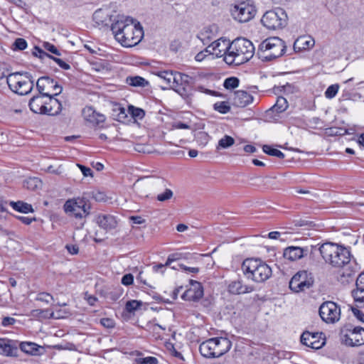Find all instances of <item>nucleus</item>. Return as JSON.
Returning <instances> with one entry per match:
<instances>
[{"instance_id":"41","label":"nucleus","mask_w":364,"mask_h":364,"mask_svg":"<svg viewBox=\"0 0 364 364\" xmlns=\"http://www.w3.org/2000/svg\"><path fill=\"white\" fill-rule=\"evenodd\" d=\"M214 109L222 114L230 112V107L227 102H218L213 105Z\"/></svg>"},{"instance_id":"35","label":"nucleus","mask_w":364,"mask_h":364,"mask_svg":"<svg viewBox=\"0 0 364 364\" xmlns=\"http://www.w3.org/2000/svg\"><path fill=\"white\" fill-rule=\"evenodd\" d=\"M127 111L134 119H142L145 116V111L143 109L133 105H129Z\"/></svg>"},{"instance_id":"10","label":"nucleus","mask_w":364,"mask_h":364,"mask_svg":"<svg viewBox=\"0 0 364 364\" xmlns=\"http://www.w3.org/2000/svg\"><path fill=\"white\" fill-rule=\"evenodd\" d=\"M312 274L306 270L299 271L295 274L289 282L290 289L296 293L304 291L314 284Z\"/></svg>"},{"instance_id":"60","label":"nucleus","mask_w":364,"mask_h":364,"mask_svg":"<svg viewBox=\"0 0 364 364\" xmlns=\"http://www.w3.org/2000/svg\"><path fill=\"white\" fill-rule=\"evenodd\" d=\"M179 267L182 270L188 273L197 274L199 272V269L198 267H189L183 264H180Z\"/></svg>"},{"instance_id":"39","label":"nucleus","mask_w":364,"mask_h":364,"mask_svg":"<svg viewBox=\"0 0 364 364\" xmlns=\"http://www.w3.org/2000/svg\"><path fill=\"white\" fill-rule=\"evenodd\" d=\"M33 55L36 57H38L41 60H44L46 58L52 59L53 55L48 54L43 47L35 46L34 50L33 51Z\"/></svg>"},{"instance_id":"25","label":"nucleus","mask_w":364,"mask_h":364,"mask_svg":"<svg viewBox=\"0 0 364 364\" xmlns=\"http://www.w3.org/2000/svg\"><path fill=\"white\" fill-rule=\"evenodd\" d=\"M254 288L250 285H243L241 280L232 282L228 286V291L232 294H242L252 292Z\"/></svg>"},{"instance_id":"33","label":"nucleus","mask_w":364,"mask_h":364,"mask_svg":"<svg viewBox=\"0 0 364 364\" xmlns=\"http://www.w3.org/2000/svg\"><path fill=\"white\" fill-rule=\"evenodd\" d=\"M41 186V181L36 177L28 178L23 181V186L31 191L38 189Z\"/></svg>"},{"instance_id":"46","label":"nucleus","mask_w":364,"mask_h":364,"mask_svg":"<svg viewBox=\"0 0 364 364\" xmlns=\"http://www.w3.org/2000/svg\"><path fill=\"white\" fill-rule=\"evenodd\" d=\"M173 191L169 188H166L164 193L157 195L156 199L160 202H164L170 200L173 197Z\"/></svg>"},{"instance_id":"49","label":"nucleus","mask_w":364,"mask_h":364,"mask_svg":"<svg viewBox=\"0 0 364 364\" xmlns=\"http://www.w3.org/2000/svg\"><path fill=\"white\" fill-rule=\"evenodd\" d=\"M36 300L45 302L46 304H49L51 301L53 300V297L51 294L47 292H41L37 294Z\"/></svg>"},{"instance_id":"44","label":"nucleus","mask_w":364,"mask_h":364,"mask_svg":"<svg viewBox=\"0 0 364 364\" xmlns=\"http://www.w3.org/2000/svg\"><path fill=\"white\" fill-rule=\"evenodd\" d=\"M239 82L237 77H230L225 79L223 85L226 89H234L238 87Z\"/></svg>"},{"instance_id":"40","label":"nucleus","mask_w":364,"mask_h":364,"mask_svg":"<svg viewBox=\"0 0 364 364\" xmlns=\"http://www.w3.org/2000/svg\"><path fill=\"white\" fill-rule=\"evenodd\" d=\"M41 46L46 51H48L52 54H54L57 56H60L61 55V53L58 49V48L49 42H47V41L43 42L41 43Z\"/></svg>"},{"instance_id":"52","label":"nucleus","mask_w":364,"mask_h":364,"mask_svg":"<svg viewBox=\"0 0 364 364\" xmlns=\"http://www.w3.org/2000/svg\"><path fill=\"white\" fill-rule=\"evenodd\" d=\"M100 324L107 328H113L115 326V322L112 318H102L100 321Z\"/></svg>"},{"instance_id":"9","label":"nucleus","mask_w":364,"mask_h":364,"mask_svg":"<svg viewBox=\"0 0 364 364\" xmlns=\"http://www.w3.org/2000/svg\"><path fill=\"white\" fill-rule=\"evenodd\" d=\"M261 23L269 30L282 29L288 23V16L284 9L277 7L266 11L261 18Z\"/></svg>"},{"instance_id":"37","label":"nucleus","mask_w":364,"mask_h":364,"mask_svg":"<svg viewBox=\"0 0 364 364\" xmlns=\"http://www.w3.org/2000/svg\"><path fill=\"white\" fill-rule=\"evenodd\" d=\"M262 150L265 154L269 156L278 157L279 159H284L285 156L284 153H282L281 151L274 149L269 145H264L262 146Z\"/></svg>"},{"instance_id":"4","label":"nucleus","mask_w":364,"mask_h":364,"mask_svg":"<svg viewBox=\"0 0 364 364\" xmlns=\"http://www.w3.org/2000/svg\"><path fill=\"white\" fill-rule=\"evenodd\" d=\"M241 268L247 279L257 283L264 282L272 274L271 267L259 259L247 258L243 261Z\"/></svg>"},{"instance_id":"30","label":"nucleus","mask_w":364,"mask_h":364,"mask_svg":"<svg viewBox=\"0 0 364 364\" xmlns=\"http://www.w3.org/2000/svg\"><path fill=\"white\" fill-rule=\"evenodd\" d=\"M126 83L132 87H145L149 85L148 80L141 76H128Z\"/></svg>"},{"instance_id":"45","label":"nucleus","mask_w":364,"mask_h":364,"mask_svg":"<svg viewBox=\"0 0 364 364\" xmlns=\"http://www.w3.org/2000/svg\"><path fill=\"white\" fill-rule=\"evenodd\" d=\"M352 296L355 302H364V289L356 288L352 291Z\"/></svg>"},{"instance_id":"3","label":"nucleus","mask_w":364,"mask_h":364,"mask_svg":"<svg viewBox=\"0 0 364 364\" xmlns=\"http://www.w3.org/2000/svg\"><path fill=\"white\" fill-rule=\"evenodd\" d=\"M319 252L325 262L333 267H343L351 259L349 249L333 242H326L319 247Z\"/></svg>"},{"instance_id":"13","label":"nucleus","mask_w":364,"mask_h":364,"mask_svg":"<svg viewBox=\"0 0 364 364\" xmlns=\"http://www.w3.org/2000/svg\"><path fill=\"white\" fill-rule=\"evenodd\" d=\"M301 343L312 349H320L325 344V338L323 333L304 332L301 336Z\"/></svg>"},{"instance_id":"11","label":"nucleus","mask_w":364,"mask_h":364,"mask_svg":"<svg viewBox=\"0 0 364 364\" xmlns=\"http://www.w3.org/2000/svg\"><path fill=\"white\" fill-rule=\"evenodd\" d=\"M256 12L255 6L248 2L236 4L231 11L234 19L240 23H245L252 19Z\"/></svg>"},{"instance_id":"1","label":"nucleus","mask_w":364,"mask_h":364,"mask_svg":"<svg viewBox=\"0 0 364 364\" xmlns=\"http://www.w3.org/2000/svg\"><path fill=\"white\" fill-rule=\"evenodd\" d=\"M114 38L124 47H133L141 42L144 36L142 26L130 17L121 18L111 26Z\"/></svg>"},{"instance_id":"54","label":"nucleus","mask_w":364,"mask_h":364,"mask_svg":"<svg viewBox=\"0 0 364 364\" xmlns=\"http://www.w3.org/2000/svg\"><path fill=\"white\" fill-rule=\"evenodd\" d=\"M121 282L124 286H129L134 282V276L132 274H126L122 277Z\"/></svg>"},{"instance_id":"27","label":"nucleus","mask_w":364,"mask_h":364,"mask_svg":"<svg viewBox=\"0 0 364 364\" xmlns=\"http://www.w3.org/2000/svg\"><path fill=\"white\" fill-rule=\"evenodd\" d=\"M92 18L95 23L99 26H107L110 22V16L108 10L97 9L93 14Z\"/></svg>"},{"instance_id":"15","label":"nucleus","mask_w":364,"mask_h":364,"mask_svg":"<svg viewBox=\"0 0 364 364\" xmlns=\"http://www.w3.org/2000/svg\"><path fill=\"white\" fill-rule=\"evenodd\" d=\"M230 43L226 39L220 38L213 41L206 48L209 55H215L217 58L225 56L229 53Z\"/></svg>"},{"instance_id":"64","label":"nucleus","mask_w":364,"mask_h":364,"mask_svg":"<svg viewBox=\"0 0 364 364\" xmlns=\"http://www.w3.org/2000/svg\"><path fill=\"white\" fill-rule=\"evenodd\" d=\"M168 265H166V262L165 264H154L152 267L154 272H161V273H163L164 272V269H165V267H167Z\"/></svg>"},{"instance_id":"38","label":"nucleus","mask_w":364,"mask_h":364,"mask_svg":"<svg viewBox=\"0 0 364 364\" xmlns=\"http://www.w3.org/2000/svg\"><path fill=\"white\" fill-rule=\"evenodd\" d=\"M235 143V139L228 135H225L222 139H220L218 141V145L217 149L220 148L227 149L230 146H232Z\"/></svg>"},{"instance_id":"50","label":"nucleus","mask_w":364,"mask_h":364,"mask_svg":"<svg viewBox=\"0 0 364 364\" xmlns=\"http://www.w3.org/2000/svg\"><path fill=\"white\" fill-rule=\"evenodd\" d=\"M137 364H158V360L153 356H148L146 358H139L136 359Z\"/></svg>"},{"instance_id":"59","label":"nucleus","mask_w":364,"mask_h":364,"mask_svg":"<svg viewBox=\"0 0 364 364\" xmlns=\"http://www.w3.org/2000/svg\"><path fill=\"white\" fill-rule=\"evenodd\" d=\"M63 91V87L56 81H55L53 88L51 90V97L60 95Z\"/></svg>"},{"instance_id":"51","label":"nucleus","mask_w":364,"mask_h":364,"mask_svg":"<svg viewBox=\"0 0 364 364\" xmlns=\"http://www.w3.org/2000/svg\"><path fill=\"white\" fill-rule=\"evenodd\" d=\"M304 41L305 36L299 37L295 41L293 48L296 52L305 50Z\"/></svg>"},{"instance_id":"26","label":"nucleus","mask_w":364,"mask_h":364,"mask_svg":"<svg viewBox=\"0 0 364 364\" xmlns=\"http://www.w3.org/2000/svg\"><path fill=\"white\" fill-rule=\"evenodd\" d=\"M218 27L215 25H211L205 27L198 34V38L203 44H207L211 40L216 37Z\"/></svg>"},{"instance_id":"6","label":"nucleus","mask_w":364,"mask_h":364,"mask_svg":"<svg viewBox=\"0 0 364 364\" xmlns=\"http://www.w3.org/2000/svg\"><path fill=\"white\" fill-rule=\"evenodd\" d=\"M286 48L285 42L281 38H269L259 44L257 55L263 61H270L282 56Z\"/></svg>"},{"instance_id":"18","label":"nucleus","mask_w":364,"mask_h":364,"mask_svg":"<svg viewBox=\"0 0 364 364\" xmlns=\"http://www.w3.org/2000/svg\"><path fill=\"white\" fill-rule=\"evenodd\" d=\"M191 287L186 290L181 298L186 301H197L203 295V290L200 283L191 280Z\"/></svg>"},{"instance_id":"23","label":"nucleus","mask_w":364,"mask_h":364,"mask_svg":"<svg viewBox=\"0 0 364 364\" xmlns=\"http://www.w3.org/2000/svg\"><path fill=\"white\" fill-rule=\"evenodd\" d=\"M19 352H23L28 355H38L42 353L43 347L31 341H19Z\"/></svg>"},{"instance_id":"14","label":"nucleus","mask_w":364,"mask_h":364,"mask_svg":"<svg viewBox=\"0 0 364 364\" xmlns=\"http://www.w3.org/2000/svg\"><path fill=\"white\" fill-rule=\"evenodd\" d=\"M0 355L6 357H18L19 355L18 341L0 338Z\"/></svg>"},{"instance_id":"20","label":"nucleus","mask_w":364,"mask_h":364,"mask_svg":"<svg viewBox=\"0 0 364 364\" xmlns=\"http://www.w3.org/2000/svg\"><path fill=\"white\" fill-rule=\"evenodd\" d=\"M307 253V247L291 246L284 250V257L290 261H296L306 255Z\"/></svg>"},{"instance_id":"8","label":"nucleus","mask_w":364,"mask_h":364,"mask_svg":"<svg viewBox=\"0 0 364 364\" xmlns=\"http://www.w3.org/2000/svg\"><path fill=\"white\" fill-rule=\"evenodd\" d=\"M63 209L68 216L82 219L90 215L91 206L84 193L82 197L67 200L63 205Z\"/></svg>"},{"instance_id":"47","label":"nucleus","mask_w":364,"mask_h":364,"mask_svg":"<svg viewBox=\"0 0 364 364\" xmlns=\"http://www.w3.org/2000/svg\"><path fill=\"white\" fill-rule=\"evenodd\" d=\"M27 42L24 38H18L15 40L13 46L14 50H23L27 48Z\"/></svg>"},{"instance_id":"16","label":"nucleus","mask_w":364,"mask_h":364,"mask_svg":"<svg viewBox=\"0 0 364 364\" xmlns=\"http://www.w3.org/2000/svg\"><path fill=\"white\" fill-rule=\"evenodd\" d=\"M345 343L350 346H360L364 344V328L358 326L344 336Z\"/></svg>"},{"instance_id":"61","label":"nucleus","mask_w":364,"mask_h":364,"mask_svg":"<svg viewBox=\"0 0 364 364\" xmlns=\"http://www.w3.org/2000/svg\"><path fill=\"white\" fill-rule=\"evenodd\" d=\"M208 55H209L208 52L206 51V48H205L204 50H202V51H200V52H199L198 53L196 54V55L195 56V60L196 61L201 62Z\"/></svg>"},{"instance_id":"21","label":"nucleus","mask_w":364,"mask_h":364,"mask_svg":"<svg viewBox=\"0 0 364 364\" xmlns=\"http://www.w3.org/2000/svg\"><path fill=\"white\" fill-rule=\"evenodd\" d=\"M46 96L39 93L37 95L33 96L28 103L30 109L36 114H44L45 109L46 106V102L45 101Z\"/></svg>"},{"instance_id":"32","label":"nucleus","mask_w":364,"mask_h":364,"mask_svg":"<svg viewBox=\"0 0 364 364\" xmlns=\"http://www.w3.org/2000/svg\"><path fill=\"white\" fill-rule=\"evenodd\" d=\"M288 102L283 97H278L275 105L268 112L282 113L288 108Z\"/></svg>"},{"instance_id":"43","label":"nucleus","mask_w":364,"mask_h":364,"mask_svg":"<svg viewBox=\"0 0 364 364\" xmlns=\"http://www.w3.org/2000/svg\"><path fill=\"white\" fill-rule=\"evenodd\" d=\"M141 301L131 300L126 303L125 309L127 312L132 313L137 310L141 306Z\"/></svg>"},{"instance_id":"63","label":"nucleus","mask_w":364,"mask_h":364,"mask_svg":"<svg viewBox=\"0 0 364 364\" xmlns=\"http://www.w3.org/2000/svg\"><path fill=\"white\" fill-rule=\"evenodd\" d=\"M77 166L80 168L84 176H92V171L91 168L80 164H77Z\"/></svg>"},{"instance_id":"28","label":"nucleus","mask_w":364,"mask_h":364,"mask_svg":"<svg viewBox=\"0 0 364 364\" xmlns=\"http://www.w3.org/2000/svg\"><path fill=\"white\" fill-rule=\"evenodd\" d=\"M49 101V108L46 107L44 114L55 116L58 114L62 110L61 103L54 97H47Z\"/></svg>"},{"instance_id":"58","label":"nucleus","mask_w":364,"mask_h":364,"mask_svg":"<svg viewBox=\"0 0 364 364\" xmlns=\"http://www.w3.org/2000/svg\"><path fill=\"white\" fill-rule=\"evenodd\" d=\"M46 171L48 173L60 175L63 173V168L62 166H59L57 168H54V167L52 165H50L47 167V168L46 169Z\"/></svg>"},{"instance_id":"12","label":"nucleus","mask_w":364,"mask_h":364,"mask_svg":"<svg viewBox=\"0 0 364 364\" xmlns=\"http://www.w3.org/2000/svg\"><path fill=\"white\" fill-rule=\"evenodd\" d=\"M319 315L326 323H334L340 319L341 309L335 302L325 301L320 306Z\"/></svg>"},{"instance_id":"56","label":"nucleus","mask_w":364,"mask_h":364,"mask_svg":"<svg viewBox=\"0 0 364 364\" xmlns=\"http://www.w3.org/2000/svg\"><path fill=\"white\" fill-rule=\"evenodd\" d=\"M351 311L358 320L364 323V313L355 307H352Z\"/></svg>"},{"instance_id":"7","label":"nucleus","mask_w":364,"mask_h":364,"mask_svg":"<svg viewBox=\"0 0 364 364\" xmlns=\"http://www.w3.org/2000/svg\"><path fill=\"white\" fill-rule=\"evenodd\" d=\"M9 87L15 93L25 95L30 93L34 86V82L31 73H14L6 76Z\"/></svg>"},{"instance_id":"19","label":"nucleus","mask_w":364,"mask_h":364,"mask_svg":"<svg viewBox=\"0 0 364 364\" xmlns=\"http://www.w3.org/2000/svg\"><path fill=\"white\" fill-rule=\"evenodd\" d=\"M55 80L48 77V76H43L38 79L36 82V87L38 90V92L46 96H51V90L53 88Z\"/></svg>"},{"instance_id":"22","label":"nucleus","mask_w":364,"mask_h":364,"mask_svg":"<svg viewBox=\"0 0 364 364\" xmlns=\"http://www.w3.org/2000/svg\"><path fill=\"white\" fill-rule=\"evenodd\" d=\"M253 96L246 91L237 90L234 93L233 104L240 107H245L252 102Z\"/></svg>"},{"instance_id":"31","label":"nucleus","mask_w":364,"mask_h":364,"mask_svg":"<svg viewBox=\"0 0 364 364\" xmlns=\"http://www.w3.org/2000/svg\"><path fill=\"white\" fill-rule=\"evenodd\" d=\"M10 205L14 210L23 213H33L34 211L32 205L27 203L18 200L17 202H11Z\"/></svg>"},{"instance_id":"62","label":"nucleus","mask_w":364,"mask_h":364,"mask_svg":"<svg viewBox=\"0 0 364 364\" xmlns=\"http://www.w3.org/2000/svg\"><path fill=\"white\" fill-rule=\"evenodd\" d=\"M356 288L364 289V273H361L359 274L356 279Z\"/></svg>"},{"instance_id":"48","label":"nucleus","mask_w":364,"mask_h":364,"mask_svg":"<svg viewBox=\"0 0 364 364\" xmlns=\"http://www.w3.org/2000/svg\"><path fill=\"white\" fill-rule=\"evenodd\" d=\"M188 255V254H186V253L183 254V253H181V252H176V253L171 254V255H168V257L167 258L166 265H170L172 262L178 260L180 259L188 258L186 257V255Z\"/></svg>"},{"instance_id":"2","label":"nucleus","mask_w":364,"mask_h":364,"mask_svg":"<svg viewBox=\"0 0 364 364\" xmlns=\"http://www.w3.org/2000/svg\"><path fill=\"white\" fill-rule=\"evenodd\" d=\"M255 46L244 38L235 39L229 48V53L225 56V62L230 65H240L249 61L254 55Z\"/></svg>"},{"instance_id":"55","label":"nucleus","mask_w":364,"mask_h":364,"mask_svg":"<svg viewBox=\"0 0 364 364\" xmlns=\"http://www.w3.org/2000/svg\"><path fill=\"white\" fill-rule=\"evenodd\" d=\"M92 197L96 201H98V202L105 201L107 199L106 195L104 193L100 192V191H93L92 193Z\"/></svg>"},{"instance_id":"42","label":"nucleus","mask_w":364,"mask_h":364,"mask_svg":"<svg viewBox=\"0 0 364 364\" xmlns=\"http://www.w3.org/2000/svg\"><path fill=\"white\" fill-rule=\"evenodd\" d=\"M339 90L338 84H333L330 85L325 91V97L327 99H333L338 93Z\"/></svg>"},{"instance_id":"57","label":"nucleus","mask_w":364,"mask_h":364,"mask_svg":"<svg viewBox=\"0 0 364 364\" xmlns=\"http://www.w3.org/2000/svg\"><path fill=\"white\" fill-rule=\"evenodd\" d=\"M16 320L13 317L6 316L4 317L1 321L3 326L7 327L15 324Z\"/></svg>"},{"instance_id":"34","label":"nucleus","mask_w":364,"mask_h":364,"mask_svg":"<svg viewBox=\"0 0 364 364\" xmlns=\"http://www.w3.org/2000/svg\"><path fill=\"white\" fill-rule=\"evenodd\" d=\"M174 90L187 102H189L191 100V97L193 95L192 87L178 86V87L174 88Z\"/></svg>"},{"instance_id":"29","label":"nucleus","mask_w":364,"mask_h":364,"mask_svg":"<svg viewBox=\"0 0 364 364\" xmlns=\"http://www.w3.org/2000/svg\"><path fill=\"white\" fill-rule=\"evenodd\" d=\"M156 76H158L164 82L165 87L163 89L166 87H171L173 86V71L172 70H160L157 71L154 73Z\"/></svg>"},{"instance_id":"17","label":"nucleus","mask_w":364,"mask_h":364,"mask_svg":"<svg viewBox=\"0 0 364 364\" xmlns=\"http://www.w3.org/2000/svg\"><path fill=\"white\" fill-rule=\"evenodd\" d=\"M82 116L87 122H90L94 126H99L104 123L106 117L98 112L91 106H87L82 109Z\"/></svg>"},{"instance_id":"5","label":"nucleus","mask_w":364,"mask_h":364,"mask_svg":"<svg viewBox=\"0 0 364 364\" xmlns=\"http://www.w3.org/2000/svg\"><path fill=\"white\" fill-rule=\"evenodd\" d=\"M231 346L232 343L227 338H212L200 344L199 351L205 358H215L225 354Z\"/></svg>"},{"instance_id":"24","label":"nucleus","mask_w":364,"mask_h":364,"mask_svg":"<svg viewBox=\"0 0 364 364\" xmlns=\"http://www.w3.org/2000/svg\"><path fill=\"white\" fill-rule=\"evenodd\" d=\"M98 225L107 231L113 230L117 226V221L112 215H100L96 219Z\"/></svg>"},{"instance_id":"36","label":"nucleus","mask_w":364,"mask_h":364,"mask_svg":"<svg viewBox=\"0 0 364 364\" xmlns=\"http://www.w3.org/2000/svg\"><path fill=\"white\" fill-rule=\"evenodd\" d=\"M184 79H188V75L179 72H173L172 78L173 86H171V88L174 90V88L178 87V86L185 82Z\"/></svg>"},{"instance_id":"53","label":"nucleus","mask_w":364,"mask_h":364,"mask_svg":"<svg viewBox=\"0 0 364 364\" xmlns=\"http://www.w3.org/2000/svg\"><path fill=\"white\" fill-rule=\"evenodd\" d=\"M52 60L53 61H55L59 65V67L60 68L65 70L70 69V65L68 63L63 60L62 59L53 56V57H52Z\"/></svg>"}]
</instances>
